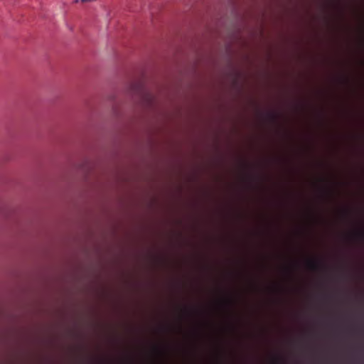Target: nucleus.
<instances>
[{"label":"nucleus","instance_id":"f257e3e1","mask_svg":"<svg viewBox=\"0 0 364 364\" xmlns=\"http://www.w3.org/2000/svg\"><path fill=\"white\" fill-rule=\"evenodd\" d=\"M306 264L309 269L315 271L318 270L321 267V263L316 259H308Z\"/></svg>","mask_w":364,"mask_h":364},{"label":"nucleus","instance_id":"f03ea898","mask_svg":"<svg viewBox=\"0 0 364 364\" xmlns=\"http://www.w3.org/2000/svg\"><path fill=\"white\" fill-rule=\"evenodd\" d=\"M285 361L286 360L280 356H274L272 360V362L274 364H284Z\"/></svg>","mask_w":364,"mask_h":364},{"label":"nucleus","instance_id":"7ed1b4c3","mask_svg":"<svg viewBox=\"0 0 364 364\" xmlns=\"http://www.w3.org/2000/svg\"><path fill=\"white\" fill-rule=\"evenodd\" d=\"M355 236L360 241H363L364 240V231L363 230H360L359 231H358L355 234Z\"/></svg>","mask_w":364,"mask_h":364},{"label":"nucleus","instance_id":"20e7f679","mask_svg":"<svg viewBox=\"0 0 364 364\" xmlns=\"http://www.w3.org/2000/svg\"><path fill=\"white\" fill-rule=\"evenodd\" d=\"M155 350L160 355H162V351L158 347H155Z\"/></svg>","mask_w":364,"mask_h":364},{"label":"nucleus","instance_id":"39448f33","mask_svg":"<svg viewBox=\"0 0 364 364\" xmlns=\"http://www.w3.org/2000/svg\"><path fill=\"white\" fill-rule=\"evenodd\" d=\"M271 117H272V119L273 120H275V119H276V116H275V115H272V116H271Z\"/></svg>","mask_w":364,"mask_h":364},{"label":"nucleus","instance_id":"423d86ee","mask_svg":"<svg viewBox=\"0 0 364 364\" xmlns=\"http://www.w3.org/2000/svg\"><path fill=\"white\" fill-rule=\"evenodd\" d=\"M331 1H334V0H331Z\"/></svg>","mask_w":364,"mask_h":364}]
</instances>
